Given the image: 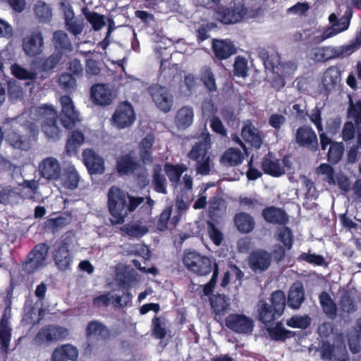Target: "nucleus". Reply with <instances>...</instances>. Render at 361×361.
Instances as JSON below:
<instances>
[{
  "mask_svg": "<svg viewBox=\"0 0 361 361\" xmlns=\"http://www.w3.org/2000/svg\"><path fill=\"white\" fill-rule=\"evenodd\" d=\"M49 250H31L24 259V271L32 274L44 266Z\"/></svg>",
  "mask_w": 361,
  "mask_h": 361,
  "instance_id": "21",
  "label": "nucleus"
},
{
  "mask_svg": "<svg viewBox=\"0 0 361 361\" xmlns=\"http://www.w3.org/2000/svg\"><path fill=\"white\" fill-rule=\"evenodd\" d=\"M80 176L73 166L68 167L64 172L63 186L71 190H74L78 187Z\"/></svg>",
  "mask_w": 361,
  "mask_h": 361,
  "instance_id": "44",
  "label": "nucleus"
},
{
  "mask_svg": "<svg viewBox=\"0 0 361 361\" xmlns=\"http://www.w3.org/2000/svg\"><path fill=\"white\" fill-rule=\"evenodd\" d=\"M264 219L273 224L286 225L289 218L286 212L281 208L274 206L265 207L262 212Z\"/></svg>",
  "mask_w": 361,
  "mask_h": 361,
  "instance_id": "26",
  "label": "nucleus"
},
{
  "mask_svg": "<svg viewBox=\"0 0 361 361\" xmlns=\"http://www.w3.org/2000/svg\"><path fill=\"white\" fill-rule=\"evenodd\" d=\"M211 309L216 315L223 316L228 311L230 302L229 298L224 293H217L209 298Z\"/></svg>",
  "mask_w": 361,
  "mask_h": 361,
  "instance_id": "34",
  "label": "nucleus"
},
{
  "mask_svg": "<svg viewBox=\"0 0 361 361\" xmlns=\"http://www.w3.org/2000/svg\"><path fill=\"white\" fill-rule=\"evenodd\" d=\"M44 48V37L42 32L39 28L33 29L30 33L24 37V53L29 56L39 55Z\"/></svg>",
  "mask_w": 361,
  "mask_h": 361,
  "instance_id": "13",
  "label": "nucleus"
},
{
  "mask_svg": "<svg viewBox=\"0 0 361 361\" xmlns=\"http://www.w3.org/2000/svg\"><path fill=\"white\" fill-rule=\"evenodd\" d=\"M311 322V318L308 314L293 315L286 320V324L291 328L306 329L310 326Z\"/></svg>",
  "mask_w": 361,
  "mask_h": 361,
  "instance_id": "47",
  "label": "nucleus"
},
{
  "mask_svg": "<svg viewBox=\"0 0 361 361\" xmlns=\"http://www.w3.org/2000/svg\"><path fill=\"white\" fill-rule=\"evenodd\" d=\"M86 337L97 336L101 339L106 341L110 338L111 332L108 326L99 320L89 322L85 329Z\"/></svg>",
  "mask_w": 361,
  "mask_h": 361,
  "instance_id": "31",
  "label": "nucleus"
},
{
  "mask_svg": "<svg viewBox=\"0 0 361 361\" xmlns=\"http://www.w3.org/2000/svg\"><path fill=\"white\" fill-rule=\"evenodd\" d=\"M60 87L66 92H71L76 87V78L70 73H62L59 78Z\"/></svg>",
  "mask_w": 361,
  "mask_h": 361,
  "instance_id": "55",
  "label": "nucleus"
},
{
  "mask_svg": "<svg viewBox=\"0 0 361 361\" xmlns=\"http://www.w3.org/2000/svg\"><path fill=\"white\" fill-rule=\"evenodd\" d=\"M90 97L93 103L98 106H105L112 102L111 91L106 84L93 85L90 89Z\"/></svg>",
  "mask_w": 361,
  "mask_h": 361,
  "instance_id": "19",
  "label": "nucleus"
},
{
  "mask_svg": "<svg viewBox=\"0 0 361 361\" xmlns=\"http://www.w3.org/2000/svg\"><path fill=\"white\" fill-rule=\"evenodd\" d=\"M59 5L66 30L75 36L80 35L84 28L83 20L75 18L73 6L68 1H61Z\"/></svg>",
  "mask_w": 361,
  "mask_h": 361,
  "instance_id": "11",
  "label": "nucleus"
},
{
  "mask_svg": "<svg viewBox=\"0 0 361 361\" xmlns=\"http://www.w3.org/2000/svg\"><path fill=\"white\" fill-rule=\"evenodd\" d=\"M188 170V166L183 164H173L166 162L164 165V171L168 177L171 184L174 188L180 184V178L184 172Z\"/></svg>",
  "mask_w": 361,
  "mask_h": 361,
  "instance_id": "29",
  "label": "nucleus"
},
{
  "mask_svg": "<svg viewBox=\"0 0 361 361\" xmlns=\"http://www.w3.org/2000/svg\"><path fill=\"white\" fill-rule=\"evenodd\" d=\"M277 240L281 242L285 248H291L293 243V235L290 228L283 226L277 232Z\"/></svg>",
  "mask_w": 361,
  "mask_h": 361,
  "instance_id": "56",
  "label": "nucleus"
},
{
  "mask_svg": "<svg viewBox=\"0 0 361 361\" xmlns=\"http://www.w3.org/2000/svg\"><path fill=\"white\" fill-rule=\"evenodd\" d=\"M69 223L70 221L67 217L59 216L56 218L48 219L44 223V227L53 232H55L66 226Z\"/></svg>",
  "mask_w": 361,
  "mask_h": 361,
  "instance_id": "58",
  "label": "nucleus"
},
{
  "mask_svg": "<svg viewBox=\"0 0 361 361\" xmlns=\"http://www.w3.org/2000/svg\"><path fill=\"white\" fill-rule=\"evenodd\" d=\"M338 305L342 312L348 314H352L357 310L356 301L349 290H345L342 293Z\"/></svg>",
  "mask_w": 361,
  "mask_h": 361,
  "instance_id": "42",
  "label": "nucleus"
},
{
  "mask_svg": "<svg viewBox=\"0 0 361 361\" xmlns=\"http://www.w3.org/2000/svg\"><path fill=\"white\" fill-rule=\"evenodd\" d=\"M60 52H54L47 58H40L33 61V66L36 70L48 72L54 69L61 60Z\"/></svg>",
  "mask_w": 361,
  "mask_h": 361,
  "instance_id": "35",
  "label": "nucleus"
},
{
  "mask_svg": "<svg viewBox=\"0 0 361 361\" xmlns=\"http://www.w3.org/2000/svg\"><path fill=\"white\" fill-rule=\"evenodd\" d=\"M11 338V328L8 326L7 322L3 318L0 322V343L1 348L6 352Z\"/></svg>",
  "mask_w": 361,
  "mask_h": 361,
  "instance_id": "57",
  "label": "nucleus"
},
{
  "mask_svg": "<svg viewBox=\"0 0 361 361\" xmlns=\"http://www.w3.org/2000/svg\"><path fill=\"white\" fill-rule=\"evenodd\" d=\"M76 242V237L72 231H67L61 235L58 248H72Z\"/></svg>",
  "mask_w": 361,
  "mask_h": 361,
  "instance_id": "64",
  "label": "nucleus"
},
{
  "mask_svg": "<svg viewBox=\"0 0 361 361\" xmlns=\"http://www.w3.org/2000/svg\"><path fill=\"white\" fill-rule=\"evenodd\" d=\"M361 48V27L355 33L354 39L349 44L339 47H323L315 53V58L322 61H326L336 58H343L350 56Z\"/></svg>",
  "mask_w": 361,
  "mask_h": 361,
  "instance_id": "4",
  "label": "nucleus"
},
{
  "mask_svg": "<svg viewBox=\"0 0 361 361\" xmlns=\"http://www.w3.org/2000/svg\"><path fill=\"white\" fill-rule=\"evenodd\" d=\"M140 168V163L131 152L121 154L116 159V169L120 176L133 174Z\"/></svg>",
  "mask_w": 361,
  "mask_h": 361,
  "instance_id": "18",
  "label": "nucleus"
},
{
  "mask_svg": "<svg viewBox=\"0 0 361 361\" xmlns=\"http://www.w3.org/2000/svg\"><path fill=\"white\" fill-rule=\"evenodd\" d=\"M40 176L49 180H57L61 175V166L59 161L54 157L44 159L39 165Z\"/></svg>",
  "mask_w": 361,
  "mask_h": 361,
  "instance_id": "16",
  "label": "nucleus"
},
{
  "mask_svg": "<svg viewBox=\"0 0 361 361\" xmlns=\"http://www.w3.org/2000/svg\"><path fill=\"white\" fill-rule=\"evenodd\" d=\"M272 157L271 152L265 155L262 159L261 167L264 173L273 177H280L285 174V169L279 159H272Z\"/></svg>",
  "mask_w": 361,
  "mask_h": 361,
  "instance_id": "28",
  "label": "nucleus"
},
{
  "mask_svg": "<svg viewBox=\"0 0 361 361\" xmlns=\"http://www.w3.org/2000/svg\"><path fill=\"white\" fill-rule=\"evenodd\" d=\"M78 357V348L71 343H66L61 344L54 349L51 361H76Z\"/></svg>",
  "mask_w": 361,
  "mask_h": 361,
  "instance_id": "24",
  "label": "nucleus"
},
{
  "mask_svg": "<svg viewBox=\"0 0 361 361\" xmlns=\"http://www.w3.org/2000/svg\"><path fill=\"white\" fill-rule=\"evenodd\" d=\"M234 225L241 233H249L252 232L255 226L253 217L246 212H238L233 218Z\"/></svg>",
  "mask_w": 361,
  "mask_h": 361,
  "instance_id": "33",
  "label": "nucleus"
},
{
  "mask_svg": "<svg viewBox=\"0 0 361 361\" xmlns=\"http://www.w3.org/2000/svg\"><path fill=\"white\" fill-rule=\"evenodd\" d=\"M317 171L319 173L326 176V181L330 185L336 184L334 169L330 164L326 163L321 164Z\"/></svg>",
  "mask_w": 361,
  "mask_h": 361,
  "instance_id": "63",
  "label": "nucleus"
},
{
  "mask_svg": "<svg viewBox=\"0 0 361 361\" xmlns=\"http://www.w3.org/2000/svg\"><path fill=\"white\" fill-rule=\"evenodd\" d=\"M9 97L12 101L20 99L23 96V90L20 84L15 80L8 82Z\"/></svg>",
  "mask_w": 361,
  "mask_h": 361,
  "instance_id": "62",
  "label": "nucleus"
},
{
  "mask_svg": "<svg viewBox=\"0 0 361 361\" xmlns=\"http://www.w3.org/2000/svg\"><path fill=\"white\" fill-rule=\"evenodd\" d=\"M148 92L157 107L164 113L169 112L173 106V96L170 90L159 84H152Z\"/></svg>",
  "mask_w": 361,
  "mask_h": 361,
  "instance_id": "8",
  "label": "nucleus"
},
{
  "mask_svg": "<svg viewBox=\"0 0 361 361\" xmlns=\"http://www.w3.org/2000/svg\"><path fill=\"white\" fill-rule=\"evenodd\" d=\"M144 201L143 197L132 196L118 187H111L107 193V208L111 224H123L128 214L133 212Z\"/></svg>",
  "mask_w": 361,
  "mask_h": 361,
  "instance_id": "2",
  "label": "nucleus"
},
{
  "mask_svg": "<svg viewBox=\"0 0 361 361\" xmlns=\"http://www.w3.org/2000/svg\"><path fill=\"white\" fill-rule=\"evenodd\" d=\"M295 140L300 147L312 152H316L319 149L317 135L310 126H300L296 130Z\"/></svg>",
  "mask_w": 361,
  "mask_h": 361,
  "instance_id": "12",
  "label": "nucleus"
},
{
  "mask_svg": "<svg viewBox=\"0 0 361 361\" xmlns=\"http://www.w3.org/2000/svg\"><path fill=\"white\" fill-rule=\"evenodd\" d=\"M194 110L192 106H183L176 114L174 123L179 130H185L190 127L194 119Z\"/></svg>",
  "mask_w": 361,
  "mask_h": 361,
  "instance_id": "30",
  "label": "nucleus"
},
{
  "mask_svg": "<svg viewBox=\"0 0 361 361\" xmlns=\"http://www.w3.org/2000/svg\"><path fill=\"white\" fill-rule=\"evenodd\" d=\"M152 182L155 192L167 194V180L165 175L162 173V167L159 164H155L153 167Z\"/></svg>",
  "mask_w": 361,
  "mask_h": 361,
  "instance_id": "38",
  "label": "nucleus"
},
{
  "mask_svg": "<svg viewBox=\"0 0 361 361\" xmlns=\"http://www.w3.org/2000/svg\"><path fill=\"white\" fill-rule=\"evenodd\" d=\"M243 159L244 156L240 149L230 147L224 152L221 161L227 166H235L240 164Z\"/></svg>",
  "mask_w": 361,
  "mask_h": 361,
  "instance_id": "41",
  "label": "nucleus"
},
{
  "mask_svg": "<svg viewBox=\"0 0 361 361\" xmlns=\"http://www.w3.org/2000/svg\"><path fill=\"white\" fill-rule=\"evenodd\" d=\"M188 156L190 159L196 161V162H199L200 160L202 161L208 157L206 144L202 142H196L188 152Z\"/></svg>",
  "mask_w": 361,
  "mask_h": 361,
  "instance_id": "53",
  "label": "nucleus"
},
{
  "mask_svg": "<svg viewBox=\"0 0 361 361\" xmlns=\"http://www.w3.org/2000/svg\"><path fill=\"white\" fill-rule=\"evenodd\" d=\"M272 255L267 250H252L250 253L247 263L255 274H262L270 267Z\"/></svg>",
  "mask_w": 361,
  "mask_h": 361,
  "instance_id": "10",
  "label": "nucleus"
},
{
  "mask_svg": "<svg viewBox=\"0 0 361 361\" xmlns=\"http://www.w3.org/2000/svg\"><path fill=\"white\" fill-rule=\"evenodd\" d=\"M300 259L310 264L317 266H326L325 258L322 255H317L315 253H302Z\"/></svg>",
  "mask_w": 361,
  "mask_h": 361,
  "instance_id": "60",
  "label": "nucleus"
},
{
  "mask_svg": "<svg viewBox=\"0 0 361 361\" xmlns=\"http://www.w3.org/2000/svg\"><path fill=\"white\" fill-rule=\"evenodd\" d=\"M35 343L42 345L54 341L51 324L43 326L39 329L34 338Z\"/></svg>",
  "mask_w": 361,
  "mask_h": 361,
  "instance_id": "52",
  "label": "nucleus"
},
{
  "mask_svg": "<svg viewBox=\"0 0 361 361\" xmlns=\"http://www.w3.org/2000/svg\"><path fill=\"white\" fill-rule=\"evenodd\" d=\"M37 18L42 23H49L52 18V11L49 5L43 1H38L35 7Z\"/></svg>",
  "mask_w": 361,
  "mask_h": 361,
  "instance_id": "49",
  "label": "nucleus"
},
{
  "mask_svg": "<svg viewBox=\"0 0 361 361\" xmlns=\"http://www.w3.org/2000/svg\"><path fill=\"white\" fill-rule=\"evenodd\" d=\"M137 273L129 266L116 267L115 281L119 289H130L132 285L137 281Z\"/></svg>",
  "mask_w": 361,
  "mask_h": 361,
  "instance_id": "20",
  "label": "nucleus"
},
{
  "mask_svg": "<svg viewBox=\"0 0 361 361\" xmlns=\"http://www.w3.org/2000/svg\"><path fill=\"white\" fill-rule=\"evenodd\" d=\"M305 300V290L303 284L300 281L295 282L288 291L286 305L293 310H298Z\"/></svg>",
  "mask_w": 361,
  "mask_h": 361,
  "instance_id": "23",
  "label": "nucleus"
},
{
  "mask_svg": "<svg viewBox=\"0 0 361 361\" xmlns=\"http://www.w3.org/2000/svg\"><path fill=\"white\" fill-rule=\"evenodd\" d=\"M212 49L215 57L220 61L227 59L237 51L233 42L227 39H213Z\"/></svg>",
  "mask_w": 361,
  "mask_h": 361,
  "instance_id": "22",
  "label": "nucleus"
},
{
  "mask_svg": "<svg viewBox=\"0 0 361 361\" xmlns=\"http://www.w3.org/2000/svg\"><path fill=\"white\" fill-rule=\"evenodd\" d=\"M267 302L259 299L255 306V317L264 326L274 323L283 314L286 306L285 292L281 289L274 290Z\"/></svg>",
  "mask_w": 361,
  "mask_h": 361,
  "instance_id": "3",
  "label": "nucleus"
},
{
  "mask_svg": "<svg viewBox=\"0 0 361 361\" xmlns=\"http://www.w3.org/2000/svg\"><path fill=\"white\" fill-rule=\"evenodd\" d=\"M264 329L270 339L276 342H285L287 339L293 338L296 335L295 331L286 329L282 321L267 324L264 326Z\"/></svg>",
  "mask_w": 361,
  "mask_h": 361,
  "instance_id": "17",
  "label": "nucleus"
},
{
  "mask_svg": "<svg viewBox=\"0 0 361 361\" xmlns=\"http://www.w3.org/2000/svg\"><path fill=\"white\" fill-rule=\"evenodd\" d=\"M216 27L214 23L202 24L195 31L197 42L200 43L209 37L208 32Z\"/></svg>",
  "mask_w": 361,
  "mask_h": 361,
  "instance_id": "61",
  "label": "nucleus"
},
{
  "mask_svg": "<svg viewBox=\"0 0 361 361\" xmlns=\"http://www.w3.org/2000/svg\"><path fill=\"white\" fill-rule=\"evenodd\" d=\"M320 305L324 314L331 319H335L338 315V307L330 295L325 290L319 295Z\"/></svg>",
  "mask_w": 361,
  "mask_h": 361,
  "instance_id": "36",
  "label": "nucleus"
},
{
  "mask_svg": "<svg viewBox=\"0 0 361 361\" xmlns=\"http://www.w3.org/2000/svg\"><path fill=\"white\" fill-rule=\"evenodd\" d=\"M321 358L326 361H350V357L343 339L331 343L323 340L319 348Z\"/></svg>",
  "mask_w": 361,
  "mask_h": 361,
  "instance_id": "6",
  "label": "nucleus"
},
{
  "mask_svg": "<svg viewBox=\"0 0 361 361\" xmlns=\"http://www.w3.org/2000/svg\"><path fill=\"white\" fill-rule=\"evenodd\" d=\"M241 135L243 140L252 147L259 149L262 144V139L257 129L252 124H247L242 128Z\"/></svg>",
  "mask_w": 361,
  "mask_h": 361,
  "instance_id": "37",
  "label": "nucleus"
},
{
  "mask_svg": "<svg viewBox=\"0 0 361 361\" xmlns=\"http://www.w3.org/2000/svg\"><path fill=\"white\" fill-rule=\"evenodd\" d=\"M182 262L188 270L199 276H207L214 268L216 260L214 257L202 255L195 250H185Z\"/></svg>",
  "mask_w": 361,
  "mask_h": 361,
  "instance_id": "5",
  "label": "nucleus"
},
{
  "mask_svg": "<svg viewBox=\"0 0 361 361\" xmlns=\"http://www.w3.org/2000/svg\"><path fill=\"white\" fill-rule=\"evenodd\" d=\"M82 13L94 31L101 30L106 24L103 15L95 11H90L87 8H82Z\"/></svg>",
  "mask_w": 361,
  "mask_h": 361,
  "instance_id": "45",
  "label": "nucleus"
},
{
  "mask_svg": "<svg viewBox=\"0 0 361 361\" xmlns=\"http://www.w3.org/2000/svg\"><path fill=\"white\" fill-rule=\"evenodd\" d=\"M61 112H58L53 105L42 104L38 106H32L29 110L28 117L30 121H26L25 130L26 140L24 139V150L30 147V142L36 141L39 135V126L45 135L54 140L59 139L61 130L57 125L59 118L61 125L66 129H72L78 121V113L75 109L72 99L69 95H63L60 97Z\"/></svg>",
  "mask_w": 361,
  "mask_h": 361,
  "instance_id": "1",
  "label": "nucleus"
},
{
  "mask_svg": "<svg viewBox=\"0 0 361 361\" xmlns=\"http://www.w3.org/2000/svg\"><path fill=\"white\" fill-rule=\"evenodd\" d=\"M345 147L343 142H332L327 153V160L331 164H338L343 157Z\"/></svg>",
  "mask_w": 361,
  "mask_h": 361,
  "instance_id": "46",
  "label": "nucleus"
},
{
  "mask_svg": "<svg viewBox=\"0 0 361 361\" xmlns=\"http://www.w3.org/2000/svg\"><path fill=\"white\" fill-rule=\"evenodd\" d=\"M248 67L247 60L242 56H237L233 64V73L235 76L245 78L247 75Z\"/></svg>",
  "mask_w": 361,
  "mask_h": 361,
  "instance_id": "59",
  "label": "nucleus"
},
{
  "mask_svg": "<svg viewBox=\"0 0 361 361\" xmlns=\"http://www.w3.org/2000/svg\"><path fill=\"white\" fill-rule=\"evenodd\" d=\"M53 252L55 264L58 269L61 271H65L68 269L71 263L72 262V258L71 257L70 250H54Z\"/></svg>",
  "mask_w": 361,
  "mask_h": 361,
  "instance_id": "43",
  "label": "nucleus"
},
{
  "mask_svg": "<svg viewBox=\"0 0 361 361\" xmlns=\"http://www.w3.org/2000/svg\"><path fill=\"white\" fill-rule=\"evenodd\" d=\"M341 81V71L338 66H331L324 72L322 83L326 92L335 90Z\"/></svg>",
  "mask_w": 361,
  "mask_h": 361,
  "instance_id": "25",
  "label": "nucleus"
},
{
  "mask_svg": "<svg viewBox=\"0 0 361 361\" xmlns=\"http://www.w3.org/2000/svg\"><path fill=\"white\" fill-rule=\"evenodd\" d=\"M164 318L156 315L152 319V334L157 339L162 340L166 336V330L164 326Z\"/></svg>",
  "mask_w": 361,
  "mask_h": 361,
  "instance_id": "51",
  "label": "nucleus"
},
{
  "mask_svg": "<svg viewBox=\"0 0 361 361\" xmlns=\"http://www.w3.org/2000/svg\"><path fill=\"white\" fill-rule=\"evenodd\" d=\"M84 141L85 136L82 132L78 130H73L66 143V151L67 154L71 156L76 154Z\"/></svg>",
  "mask_w": 361,
  "mask_h": 361,
  "instance_id": "40",
  "label": "nucleus"
},
{
  "mask_svg": "<svg viewBox=\"0 0 361 361\" xmlns=\"http://www.w3.org/2000/svg\"><path fill=\"white\" fill-rule=\"evenodd\" d=\"M135 118L132 104L128 101H124L118 104L111 120L117 128L123 129L130 126L135 121Z\"/></svg>",
  "mask_w": 361,
  "mask_h": 361,
  "instance_id": "9",
  "label": "nucleus"
},
{
  "mask_svg": "<svg viewBox=\"0 0 361 361\" xmlns=\"http://www.w3.org/2000/svg\"><path fill=\"white\" fill-rule=\"evenodd\" d=\"M6 140L15 148H21L23 141L20 134L22 124L18 118L11 119L6 123Z\"/></svg>",
  "mask_w": 361,
  "mask_h": 361,
  "instance_id": "27",
  "label": "nucleus"
},
{
  "mask_svg": "<svg viewBox=\"0 0 361 361\" xmlns=\"http://www.w3.org/2000/svg\"><path fill=\"white\" fill-rule=\"evenodd\" d=\"M121 229L128 236L133 238H141L149 231L146 226H141L137 224H126Z\"/></svg>",
  "mask_w": 361,
  "mask_h": 361,
  "instance_id": "48",
  "label": "nucleus"
},
{
  "mask_svg": "<svg viewBox=\"0 0 361 361\" xmlns=\"http://www.w3.org/2000/svg\"><path fill=\"white\" fill-rule=\"evenodd\" d=\"M84 164L90 174H102L105 171L104 159L92 149H85L82 153Z\"/></svg>",
  "mask_w": 361,
  "mask_h": 361,
  "instance_id": "14",
  "label": "nucleus"
},
{
  "mask_svg": "<svg viewBox=\"0 0 361 361\" xmlns=\"http://www.w3.org/2000/svg\"><path fill=\"white\" fill-rule=\"evenodd\" d=\"M200 80L209 92H214L216 90L214 75L210 67L204 66L202 68Z\"/></svg>",
  "mask_w": 361,
  "mask_h": 361,
  "instance_id": "50",
  "label": "nucleus"
},
{
  "mask_svg": "<svg viewBox=\"0 0 361 361\" xmlns=\"http://www.w3.org/2000/svg\"><path fill=\"white\" fill-rule=\"evenodd\" d=\"M247 13V9L243 4H233L229 7H223L218 12L221 23L226 25L233 24L243 20Z\"/></svg>",
  "mask_w": 361,
  "mask_h": 361,
  "instance_id": "15",
  "label": "nucleus"
},
{
  "mask_svg": "<svg viewBox=\"0 0 361 361\" xmlns=\"http://www.w3.org/2000/svg\"><path fill=\"white\" fill-rule=\"evenodd\" d=\"M341 24L343 27L340 30H336L334 26H329L326 27L321 35L311 37L310 42L307 44L310 47L319 44L324 40L334 37L335 35L348 30L349 27V22L348 20H343Z\"/></svg>",
  "mask_w": 361,
  "mask_h": 361,
  "instance_id": "32",
  "label": "nucleus"
},
{
  "mask_svg": "<svg viewBox=\"0 0 361 361\" xmlns=\"http://www.w3.org/2000/svg\"><path fill=\"white\" fill-rule=\"evenodd\" d=\"M348 117L353 118L355 124H361V99L354 102L353 99L350 97Z\"/></svg>",
  "mask_w": 361,
  "mask_h": 361,
  "instance_id": "54",
  "label": "nucleus"
},
{
  "mask_svg": "<svg viewBox=\"0 0 361 361\" xmlns=\"http://www.w3.org/2000/svg\"><path fill=\"white\" fill-rule=\"evenodd\" d=\"M225 326L235 334H252L255 322L252 318L243 313H231L225 318Z\"/></svg>",
  "mask_w": 361,
  "mask_h": 361,
  "instance_id": "7",
  "label": "nucleus"
},
{
  "mask_svg": "<svg viewBox=\"0 0 361 361\" xmlns=\"http://www.w3.org/2000/svg\"><path fill=\"white\" fill-rule=\"evenodd\" d=\"M53 44L55 52H60L61 56L66 52L72 50V45L68 35L62 30L55 31L53 34Z\"/></svg>",
  "mask_w": 361,
  "mask_h": 361,
  "instance_id": "39",
  "label": "nucleus"
}]
</instances>
